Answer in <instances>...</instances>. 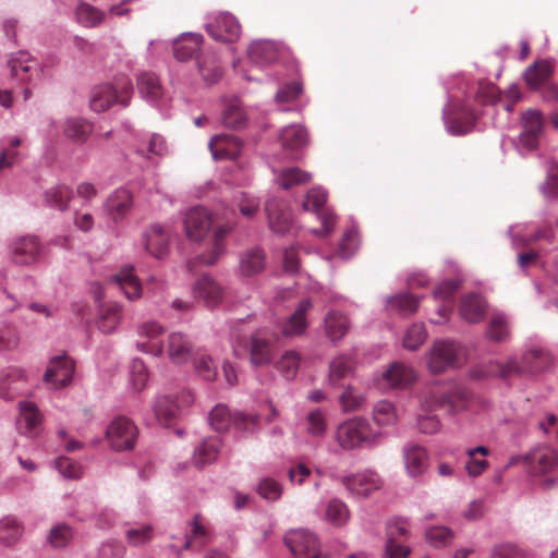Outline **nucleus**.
Masks as SVG:
<instances>
[{
  "mask_svg": "<svg viewBox=\"0 0 558 558\" xmlns=\"http://www.w3.org/2000/svg\"><path fill=\"white\" fill-rule=\"evenodd\" d=\"M311 179L310 172L303 171L298 167H288L279 171L275 181L280 187L288 190L295 185L304 184Z\"/></svg>",
  "mask_w": 558,
  "mask_h": 558,
  "instance_id": "8fccbe9b",
  "label": "nucleus"
},
{
  "mask_svg": "<svg viewBox=\"0 0 558 558\" xmlns=\"http://www.w3.org/2000/svg\"><path fill=\"white\" fill-rule=\"evenodd\" d=\"M155 535L154 526L150 523H136L125 529L124 536L130 546L143 547L147 545Z\"/></svg>",
  "mask_w": 558,
  "mask_h": 558,
  "instance_id": "a18cd8bd",
  "label": "nucleus"
},
{
  "mask_svg": "<svg viewBox=\"0 0 558 558\" xmlns=\"http://www.w3.org/2000/svg\"><path fill=\"white\" fill-rule=\"evenodd\" d=\"M73 374L74 362L69 356H54L48 364L44 379L50 388L60 389L71 383Z\"/></svg>",
  "mask_w": 558,
  "mask_h": 558,
  "instance_id": "f3484780",
  "label": "nucleus"
},
{
  "mask_svg": "<svg viewBox=\"0 0 558 558\" xmlns=\"http://www.w3.org/2000/svg\"><path fill=\"white\" fill-rule=\"evenodd\" d=\"M209 149L215 160L236 159L241 154L242 142L235 136L216 135L209 142Z\"/></svg>",
  "mask_w": 558,
  "mask_h": 558,
  "instance_id": "5701e85b",
  "label": "nucleus"
},
{
  "mask_svg": "<svg viewBox=\"0 0 558 558\" xmlns=\"http://www.w3.org/2000/svg\"><path fill=\"white\" fill-rule=\"evenodd\" d=\"M133 207V195L126 189H117L106 201V210L110 218L118 222L131 211Z\"/></svg>",
  "mask_w": 558,
  "mask_h": 558,
  "instance_id": "4be33fe9",
  "label": "nucleus"
},
{
  "mask_svg": "<svg viewBox=\"0 0 558 558\" xmlns=\"http://www.w3.org/2000/svg\"><path fill=\"white\" fill-rule=\"evenodd\" d=\"M551 75V66L546 61L536 62L530 65L524 72V78L527 85L537 88L545 83Z\"/></svg>",
  "mask_w": 558,
  "mask_h": 558,
  "instance_id": "13d9d810",
  "label": "nucleus"
},
{
  "mask_svg": "<svg viewBox=\"0 0 558 558\" xmlns=\"http://www.w3.org/2000/svg\"><path fill=\"white\" fill-rule=\"evenodd\" d=\"M280 140L286 149L298 151L308 143V135L304 126L292 124L281 130Z\"/></svg>",
  "mask_w": 558,
  "mask_h": 558,
  "instance_id": "ea45409f",
  "label": "nucleus"
},
{
  "mask_svg": "<svg viewBox=\"0 0 558 558\" xmlns=\"http://www.w3.org/2000/svg\"><path fill=\"white\" fill-rule=\"evenodd\" d=\"M509 320L502 313H495L492 315L486 337L494 342H502L509 337Z\"/></svg>",
  "mask_w": 558,
  "mask_h": 558,
  "instance_id": "6e6d98bb",
  "label": "nucleus"
},
{
  "mask_svg": "<svg viewBox=\"0 0 558 558\" xmlns=\"http://www.w3.org/2000/svg\"><path fill=\"white\" fill-rule=\"evenodd\" d=\"M198 71L208 85L216 84L222 76L220 62L216 58H207L198 62Z\"/></svg>",
  "mask_w": 558,
  "mask_h": 558,
  "instance_id": "0e129e2a",
  "label": "nucleus"
},
{
  "mask_svg": "<svg viewBox=\"0 0 558 558\" xmlns=\"http://www.w3.org/2000/svg\"><path fill=\"white\" fill-rule=\"evenodd\" d=\"M284 543L291 553L299 558H328L319 551L316 535L307 530H292L284 536Z\"/></svg>",
  "mask_w": 558,
  "mask_h": 558,
  "instance_id": "423d86ee",
  "label": "nucleus"
},
{
  "mask_svg": "<svg viewBox=\"0 0 558 558\" xmlns=\"http://www.w3.org/2000/svg\"><path fill=\"white\" fill-rule=\"evenodd\" d=\"M250 60L257 66H266L279 57V50L270 40H255L247 48Z\"/></svg>",
  "mask_w": 558,
  "mask_h": 558,
  "instance_id": "c85d7f7f",
  "label": "nucleus"
},
{
  "mask_svg": "<svg viewBox=\"0 0 558 558\" xmlns=\"http://www.w3.org/2000/svg\"><path fill=\"white\" fill-rule=\"evenodd\" d=\"M73 197V190L65 184H58L45 193V202L48 206L64 211Z\"/></svg>",
  "mask_w": 558,
  "mask_h": 558,
  "instance_id": "09e8293b",
  "label": "nucleus"
},
{
  "mask_svg": "<svg viewBox=\"0 0 558 558\" xmlns=\"http://www.w3.org/2000/svg\"><path fill=\"white\" fill-rule=\"evenodd\" d=\"M427 330L423 323L412 324L404 333L402 345L409 351H416L427 339Z\"/></svg>",
  "mask_w": 558,
  "mask_h": 558,
  "instance_id": "bf43d9fd",
  "label": "nucleus"
},
{
  "mask_svg": "<svg viewBox=\"0 0 558 558\" xmlns=\"http://www.w3.org/2000/svg\"><path fill=\"white\" fill-rule=\"evenodd\" d=\"M372 420L378 427L396 425L399 414L395 403L386 399L377 401L372 409Z\"/></svg>",
  "mask_w": 558,
  "mask_h": 558,
  "instance_id": "4c0bfd02",
  "label": "nucleus"
},
{
  "mask_svg": "<svg viewBox=\"0 0 558 558\" xmlns=\"http://www.w3.org/2000/svg\"><path fill=\"white\" fill-rule=\"evenodd\" d=\"M192 294L197 302L207 307H215L222 302L226 289L209 275H204L192 286Z\"/></svg>",
  "mask_w": 558,
  "mask_h": 558,
  "instance_id": "4468645a",
  "label": "nucleus"
},
{
  "mask_svg": "<svg viewBox=\"0 0 558 558\" xmlns=\"http://www.w3.org/2000/svg\"><path fill=\"white\" fill-rule=\"evenodd\" d=\"M166 329L155 320L145 322L137 327L136 348L138 351L159 356L163 353V343L159 339Z\"/></svg>",
  "mask_w": 558,
  "mask_h": 558,
  "instance_id": "9b49d317",
  "label": "nucleus"
},
{
  "mask_svg": "<svg viewBox=\"0 0 558 558\" xmlns=\"http://www.w3.org/2000/svg\"><path fill=\"white\" fill-rule=\"evenodd\" d=\"M106 436L113 450H130L134 447L137 429L132 421L119 416L111 421L106 429Z\"/></svg>",
  "mask_w": 558,
  "mask_h": 558,
  "instance_id": "6e6552de",
  "label": "nucleus"
},
{
  "mask_svg": "<svg viewBox=\"0 0 558 558\" xmlns=\"http://www.w3.org/2000/svg\"><path fill=\"white\" fill-rule=\"evenodd\" d=\"M23 532V525L16 518L7 515L0 520V544L13 546L20 541Z\"/></svg>",
  "mask_w": 558,
  "mask_h": 558,
  "instance_id": "de8ad7c7",
  "label": "nucleus"
},
{
  "mask_svg": "<svg viewBox=\"0 0 558 558\" xmlns=\"http://www.w3.org/2000/svg\"><path fill=\"white\" fill-rule=\"evenodd\" d=\"M220 449L221 440L219 437H209L204 439L194 450V464L197 468H204L206 464L214 462L218 458Z\"/></svg>",
  "mask_w": 558,
  "mask_h": 558,
  "instance_id": "e433bc0d",
  "label": "nucleus"
},
{
  "mask_svg": "<svg viewBox=\"0 0 558 558\" xmlns=\"http://www.w3.org/2000/svg\"><path fill=\"white\" fill-rule=\"evenodd\" d=\"M148 380V371L144 362L133 359L130 365V384L135 391H142Z\"/></svg>",
  "mask_w": 558,
  "mask_h": 558,
  "instance_id": "338daca9",
  "label": "nucleus"
},
{
  "mask_svg": "<svg viewBox=\"0 0 558 558\" xmlns=\"http://www.w3.org/2000/svg\"><path fill=\"white\" fill-rule=\"evenodd\" d=\"M92 131V124L81 118H68L63 123L64 136L76 144H84L88 140Z\"/></svg>",
  "mask_w": 558,
  "mask_h": 558,
  "instance_id": "58836bf2",
  "label": "nucleus"
},
{
  "mask_svg": "<svg viewBox=\"0 0 558 558\" xmlns=\"http://www.w3.org/2000/svg\"><path fill=\"white\" fill-rule=\"evenodd\" d=\"M209 424L217 432H226L232 427L233 414L223 404L216 405L209 413Z\"/></svg>",
  "mask_w": 558,
  "mask_h": 558,
  "instance_id": "e2e57ef3",
  "label": "nucleus"
},
{
  "mask_svg": "<svg viewBox=\"0 0 558 558\" xmlns=\"http://www.w3.org/2000/svg\"><path fill=\"white\" fill-rule=\"evenodd\" d=\"M145 248L156 258H163L169 248L170 233L161 225H154L145 233Z\"/></svg>",
  "mask_w": 558,
  "mask_h": 558,
  "instance_id": "393cba45",
  "label": "nucleus"
},
{
  "mask_svg": "<svg viewBox=\"0 0 558 558\" xmlns=\"http://www.w3.org/2000/svg\"><path fill=\"white\" fill-rule=\"evenodd\" d=\"M519 227L520 226H511L509 227L508 230V234L511 238L512 245L515 248L529 246L533 243L538 242L539 240H545L548 243L554 242L555 235L550 227L539 228L530 236L521 234L519 230L517 231L515 229H518Z\"/></svg>",
  "mask_w": 558,
  "mask_h": 558,
  "instance_id": "f704fd0d",
  "label": "nucleus"
},
{
  "mask_svg": "<svg viewBox=\"0 0 558 558\" xmlns=\"http://www.w3.org/2000/svg\"><path fill=\"white\" fill-rule=\"evenodd\" d=\"M353 373V361L349 355L340 354L329 364L327 383L331 387H337L339 383Z\"/></svg>",
  "mask_w": 558,
  "mask_h": 558,
  "instance_id": "a19ab883",
  "label": "nucleus"
},
{
  "mask_svg": "<svg viewBox=\"0 0 558 558\" xmlns=\"http://www.w3.org/2000/svg\"><path fill=\"white\" fill-rule=\"evenodd\" d=\"M209 539L210 532L208 527L202 522L201 515L195 514L190 523V529L186 531L182 549H189L194 546L202 548L209 542Z\"/></svg>",
  "mask_w": 558,
  "mask_h": 558,
  "instance_id": "c9c22d12",
  "label": "nucleus"
},
{
  "mask_svg": "<svg viewBox=\"0 0 558 558\" xmlns=\"http://www.w3.org/2000/svg\"><path fill=\"white\" fill-rule=\"evenodd\" d=\"M415 379L414 369L403 363L393 362L381 373L378 385L384 389L402 388Z\"/></svg>",
  "mask_w": 558,
  "mask_h": 558,
  "instance_id": "aec40b11",
  "label": "nucleus"
},
{
  "mask_svg": "<svg viewBox=\"0 0 558 558\" xmlns=\"http://www.w3.org/2000/svg\"><path fill=\"white\" fill-rule=\"evenodd\" d=\"M460 281L447 280L441 282L434 291V298L437 301H441L442 304L438 307L437 314L439 318L432 319L433 324H441L446 322L453 307V294L459 289Z\"/></svg>",
  "mask_w": 558,
  "mask_h": 558,
  "instance_id": "b1692460",
  "label": "nucleus"
},
{
  "mask_svg": "<svg viewBox=\"0 0 558 558\" xmlns=\"http://www.w3.org/2000/svg\"><path fill=\"white\" fill-rule=\"evenodd\" d=\"M460 113L462 116L466 117L468 120L464 122H460L458 119L449 120L447 118L448 109L447 108L444 109L445 125H446L448 133H450L451 135H456V136L464 135V134L471 132L473 129V122L475 120V116H474L473 111H471L469 108L462 107L460 109Z\"/></svg>",
  "mask_w": 558,
  "mask_h": 558,
  "instance_id": "5fc2aeb1",
  "label": "nucleus"
},
{
  "mask_svg": "<svg viewBox=\"0 0 558 558\" xmlns=\"http://www.w3.org/2000/svg\"><path fill=\"white\" fill-rule=\"evenodd\" d=\"M425 538L432 546L441 548L451 544L453 532L447 526L436 525L426 530Z\"/></svg>",
  "mask_w": 558,
  "mask_h": 558,
  "instance_id": "69168bd1",
  "label": "nucleus"
},
{
  "mask_svg": "<svg viewBox=\"0 0 558 558\" xmlns=\"http://www.w3.org/2000/svg\"><path fill=\"white\" fill-rule=\"evenodd\" d=\"M260 417L254 413H233L232 427L243 435L254 434L259 430Z\"/></svg>",
  "mask_w": 558,
  "mask_h": 558,
  "instance_id": "052dcab7",
  "label": "nucleus"
},
{
  "mask_svg": "<svg viewBox=\"0 0 558 558\" xmlns=\"http://www.w3.org/2000/svg\"><path fill=\"white\" fill-rule=\"evenodd\" d=\"M347 489L355 497L365 498L383 486L379 474L373 470H365L356 474L347 475L342 480Z\"/></svg>",
  "mask_w": 558,
  "mask_h": 558,
  "instance_id": "2eb2a0df",
  "label": "nucleus"
},
{
  "mask_svg": "<svg viewBox=\"0 0 558 558\" xmlns=\"http://www.w3.org/2000/svg\"><path fill=\"white\" fill-rule=\"evenodd\" d=\"M27 373L15 366H10L0 371V398L11 399L19 392L16 386L20 381H27Z\"/></svg>",
  "mask_w": 558,
  "mask_h": 558,
  "instance_id": "473e14b6",
  "label": "nucleus"
},
{
  "mask_svg": "<svg viewBox=\"0 0 558 558\" xmlns=\"http://www.w3.org/2000/svg\"><path fill=\"white\" fill-rule=\"evenodd\" d=\"M265 210L269 228L278 234L289 233L293 229V221L288 205L278 198H269L265 203Z\"/></svg>",
  "mask_w": 558,
  "mask_h": 558,
  "instance_id": "a211bd4d",
  "label": "nucleus"
},
{
  "mask_svg": "<svg viewBox=\"0 0 558 558\" xmlns=\"http://www.w3.org/2000/svg\"><path fill=\"white\" fill-rule=\"evenodd\" d=\"M526 371V366H522L519 357L511 356L505 363L492 360L487 363L473 367L470 372L474 378L500 377L508 378L512 375L521 374Z\"/></svg>",
  "mask_w": 558,
  "mask_h": 558,
  "instance_id": "f8f14e48",
  "label": "nucleus"
},
{
  "mask_svg": "<svg viewBox=\"0 0 558 558\" xmlns=\"http://www.w3.org/2000/svg\"><path fill=\"white\" fill-rule=\"evenodd\" d=\"M221 119L222 123L230 129L240 130L246 125V114L239 101L227 105Z\"/></svg>",
  "mask_w": 558,
  "mask_h": 558,
  "instance_id": "4d7b16f0",
  "label": "nucleus"
},
{
  "mask_svg": "<svg viewBox=\"0 0 558 558\" xmlns=\"http://www.w3.org/2000/svg\"><path fill=\"white\" fill-rule=\"evenodd\" d=\"M313 304L310 299L302 300L294 313L287 319L281 327V333L284 337L302 336L307 328L306 314L312 308Z\"/></svg>",
  "mask_w": 558,
  "mask_h": 558,
  "instance_id": "a878e982",
  "label": "nucleus"
},
{
  "mask_svg": "<svg viewBox=\"0 0 558 558\" xmlns=\"http://www.w3.org/2000/svg\"><path fill=\"white\" fill-rule=\"evenodd\" d=\"M8 66L11 77L21 84H34L43 74L38 62L26 51L12 53L8 60Z\"/></svg>",
  "mask_w": 558,
  "mask_h": 558,
  "instance_id": "0eeeda50",
  "label": "nucleus"
},
{
  "mask_svg": "<svg viewBox=\"0 0 558 558\" xmlns=\"http://www.w3.org/2000/svg\"><path fill=\"white\" fill-rule=\"evenodd\" d=\"M383 433L373 428L364 416L348 418L337 426L335 438L345 451L373 449L381 442Z\"/></svg>",
  "mask_w": 558,
  "mask_h": 558,
  "instance_id": "f03ea898",
  "label": "nucleus"
},
{
  "mask_svg": "<svg viewBox=\"0 0 558 558\" xmlns=\"http://www.w3.org/2000/svg\"><path fill=\"white\" fill-rule=\"evenodd\" d=\"M19 411V430L29 437L36 436L39 433L43 423V416L36 404L28 400L20 401Z\"/></svg>",
  "mask_w": 558,
  "mask_h": 558,
  "instance_id": "412c9836",
  "label": "nucleus"
},
{
  "mask_svg": "<svg viewBox=\"0 0 558 558\" xmlns=\"http://www.w3.org/2000/svg\"><path fill=\"white\" fill-rule=\"evenodd\" d=\"M12 260L19 265H34L40 260L43 246L35 235H23L13 239L9 244Z\"/></svg>",
  "mask_w": 558,
  "mask_h": 558,
  "instance_id": "1a4fd4ad",
  "label": "nucleus"
},
{
  "mask_svg": "<svg viewBox=\"0 0 558 558\" xmlns=\"http://www.w3.org/2000/svg\"><path fill=\"white\" fill-rule=\"evenodd\" d=\"M247 350L253 366H264L274 359V342L268 339L264 330H257L248 340Z\"/></svg>",
  "mask_w": 558,
  "mask_h": 558,
  "instance_id": "6ab92c4d",
  "label": "nucleus"
},
{
  "mask_svg": "<svg viewBox=\"0 0 558 558\" xmlns=\"http://www.w3.org/2000/svg\"><path fill=\"white\" fill-rule=\"evenodd\" d=\"M350 328L348 316L339 311H329L324 319V331L326 337L333 343L340 341Z\"/></svg>",
  "mask_w": 558,
  "mask_h": 558,
  "instance_id": "c756f323",
  "label": "nucleus"
},
{
  "mask_svg": "<svg viewBox=\"0 0 558 558\" xmlns=\"http://www.w3.org/2000/svg\"><path fill=\"white\" fill-rule=\"evenodd\" d=\"M182 408L171 396H161L156 400L155 414L160 424L167 425L180 416Z\"/></svg>",
  "mask_w": 558,
  "mask_h": 558,
  "instance_id": "c03bdc74",
  "label": "nucleus"
},
{
  "mask_svg": "<svg viewBox=\"0 0 558 558\" xmlns=\"http://www.w3.org/2000/svg\"><path fill=\"white\" fill-rule=\"evenodd\" d=\"M203 36L199 33H183L173 41V54L179 61H187L201 50Z\"/></svg>",
  "mask_w": 558,
  "mask_h": 558,
  "instance_id": "cd10ccee",
  "label": "nucleus"
},
{
  "mask_svg": "<svg viewBox=\"0 0 558 558\" xmlns=\"http://www.w3.org/2000/svg\"><path fill=\"white\" fill-rule=\"evenodd\" d=\"M122 319V307L117 303L108 304L98 318V328L104 333L117 330Z\"/></svg>",
  "mask_w": 558,
  "mask_h": 558,
  "instance_id": "864d4df0",
  "label": "nucleus"
},
{
  "mask_svg": "<svg viewBox=\"0 0 558 558\" xmlns=\"http://www.w3.org/2000/svg\"><path fill=\"white\" fill-rule=\"evenodd\" d=\"M325 519L333 526L344 525L349 520L347 505L339 499H331L326 506Z\"/></svg>",
  "mask_w": 558,
  "mask_h": 558,
  "instance_id": "680f3d73",
  "label": "nucleus"
},
{
  "mask_svg": "<svg viewBox=\"0 0 558 558\" xmlns=\"http://www.w3.org/2000/svg\"><path fill=\"white\" fill-rule=\"evenodd\" d=\"M205 26L209 36L217 41L233 43L241 34L239 21L228 12H221L213 16Z\"/></svg>",
  "mask_w": 558,
  "mask_h": 558,
  "instance_id": "9d476101",
  "label": "nucleus"
},
{
  "mask_svg": "<svg viewBox=\"0 0 558 558\" xmlns=\"http://www.w3.org/2000/svg\"><path fill=\"white\" fill-rule=\"evenodd\" d=\"M137 89L141 97L149 104H157L163 95V88L158 76L151 72L138 74Z\"/></svg>",
  "mask_w": 558,
  "mask_h": 558,
  "instance_id": "72a5a7b5",
  "label": "nucleus"
},
{
  "mask_svg": "<svg viewBox=\"0 0 558 558\" xmlns=\"http://www.w3.org/2000/svg\"><path fill=\"white\" fill-rule=\"evenodd\" d=\"M186 238L192 242H202L213 229L210 246L197 256L201 264L214 265L226 251V238L233 225H216L214 216L204 207L195 206L189 209L183 220Z\"/></svg>",
  "mask_w": 558,
  "mask_h": 558,
  "instance_id": "f257e3e1",
  "label": "nucleus"
},
{
  "mask_svg": "<svg viewBox=\"0 0 558 558\" xmlns=\"http://www.w3.org/2000/svg\"><path fill=\"white\" fill-rule=\"evenodd\" d=\"M339 405L343 413L361 411L367 401L366 395L352 385H347L339 396Z\"/></svg>",
  "mask_w": 558,
  "mask_h": 558,
  "instance_id": "37998d69",
  "label": "nucleus"
},
{
  "mask_svg": "<svg viewBox=\"0 0 558 558\" xmlns=\"http://www.w3.org/2000/svg\"><path fill=\"white\" fill-rule=\"evenodd\" d=\"M405 473L411 478L423 476L430 463L427 450L415 442H407L402 448Z\"/></svg>",
  "mask_w": 558,
  "mask_h": 558,
  "instance_id": "dca6fc26",
  "label": "nucleus"
},
{
  "mask_svg": "<svg viewBox=\"0 0 558 558\" xmlns=\"http://www.w3.org/2000/svg\"><path fill=\"white\" fill-rule=\"evenodd\" d=\"M112 282L120 288L130 301L137 300L142 295V286L138 278L134 275V268L132 266L123 267L112 278Z\"/></svg>",
  "mask_w": 558,
  "mask_h": 558,
  "instance_id": "2f4dec72",
  "label": "nucleus"
},
{
  "mask_svg": "<svg viewBox=\"0 0 558 558\" xmlns=\"http://www.w3.org/2000/svg\"><path fill=\"white\" fill-rule=\"evenodd\" d=\"M327 429V422L322 410L316 409L306 415V433L312 437H322Z\"/></svg>",
  "mask_w": 558,
  "mask_h": 558,
  "instance_id": "774afa93",
  "label": "nucleus"
},
{
  "mask_svg": "<svg viewBox=\"0 0 558 558\" xmlns=\"http://www.w3.org/2000/svg\"><path fill=\"white\" fill-rule=\"evenodd\" d=\"M530 464L538 473L551 471L557 465L556 451L550 447H538L529 457Z\"/></svg>",
  "mask_w": 558,
  "mask_h": 558,
  "instance_id": "49530a36",
  "label": "nucleus"
},
{
  "mask_svg": "<svg viewBox=\"0 0 558 558\" xmlns=\"http://www.w3.org/2000/svg\"><path fill=\"white\" fill-rule=\"evenodd\" d=\"M76 21L84 27H97L100 25L106 16V13L85 2H81L75 10Z\"/></svg>",
  "mask_w": 558,
  "mask_h": 558,
  "instance_id": "3c124183",
  "label": "nucleus"
},
{
  "mask_svg": "<svg viewBox=\"0 0 558 558\" xmlns=\"http://www.w3.org/2000/svg\"><path fill=\"white\" fill-rule=\"evenodd\" d=\"M486 313V303L477 293L465 295L460 303L459 314L468 323L476 324L481 322Z\"/></svg>",
  "mask_w": 558,
  "mask_h": 558,
  "instance_id": "7c9ffc66",
  "label": "nucleus"
},
{
  "mask_svg": "<svg viewBox=\"0 0 558 558\" xmlns=\"http://www.w3.org/2000/svg\"><path fill=\"white\" fill-rule=\"evenodd\" d=\"M471 397L472 393L466 387L456 385L441 396H432L428 403L430 407L439 408L449 414H456L469 407Z\"/></svg>",
  "mask_w": 558,
  "mask_h": 558,
  "instance_id": "ddd939ff",
  "label": "nucleus"
},
{
  "mask_svg": "<svg viewBox=\"0 0 558 558\" xmlns=\"http://www.w3.org/2000/svg\"><path fill=\"white\" fill-rule=\"evenodd\" d=\"M192 350L193 344L186 335L174 331L168 336L167 354L173 363L183 364L187 362Z\"/></svg>",
  "mask_w": 558,
  "mask_h": 558,
  "instance_id": "bb28decb",
  "label": "nucleus"
},
{
  "mask_svg": "<svg viewBox=\"0 0 558 558\" xmlns=\"http://www.w3.org/2000/svg\"><path fill=\"white\" fill-rule=\"evenodd\" d=\"M466 361L468 349L453 340L437 339L426 353V364L433 374H441L451 368H459Z\"/></svg>",
  "mask_w": 558,
  "mask_h": 558,
  "instance_id": "20e7f679",
  "label": "nucleus"
},
{
  "mask_svg": "<svg viewBox=\"0 0 558 558\" xmlns=\"http://www.w3.org/2000/svg\"><path fill=\"white\" fill-rule=\"evenodd\" d=\"M265 267V254L259 248H252L242 254L240 270L244 276H253Z\"/></svg>",
  "mask_w": 558,
  "mask_h": 558,
  "instance_id": "603ef678",
  "label": "nucleus"
},
{
  "mask_svg": "<svg viewBox=\"0 0 558 558\" xmlns=\"http://www.w3.org/2000/svg\"><path fill=\"white\" fill-rule=\"evenodd\" d=\"M410 537V523L405 519H393L387 524V539L381 558H404L410 554V547L402 541Z\"/></svg>",
  "mask_w": 558,
  "mask_h": 558,
  "instance_id": "39448f33",
  "label": "nucleus"
},
{
  "mask_svg": "<svg viewBox=\"0 0 558 558\" xmlns=\"http://www.w3.org/2000/svg\"><path fill=\"white\" fill-rule=\"evenodd\" d=\"M418 304L420 298L408 293H399L387 300L388 310L403 317L415 314L418 310Z\"/></svg>",
  "mask_w": 558,
  "mask_h": 558,
  "instance_id": "79ce46f5",
  "label": "nucleus"
},
{
  "mask_svg": "<svg viewBox=\"0 0 558 558\" xmlns=\"http://www.w3.org/2000/svg\"><path fill=\"white\" fill-rule=\"evenodd\" d=\"M134 88L126 75H117L111 83H104L93 88L89 99L92 110L102 112L113 105L128 107Z\"/></svg>",
  "mask_w": 558,
  "mask_h": 558,
  "instance_id": "7ed1b4c3",
  "label": "nucleus"
}]
</instances>
